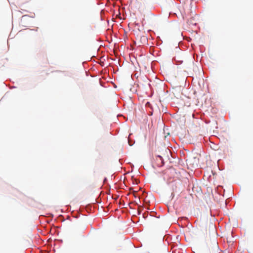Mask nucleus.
<instances>
[{
    "mask_svg": "<svg viewBox=\"0 0 253 253\" xmlns=\"http://www.w3.org/2000/svg\"><path fill=\"white\" fill-rule=\"evenodd\" d=\"M195 13L194 12H193V11H191L190 12V16L191 17L190 18L191 19V24H193V25H195L196 24V23L195 22H193V20L194 21V19H193V16L195 15ZM184 18H185L186 19V20H187V22H189V18L190 17H189L188 15H187V14H185V17H183Z\"/></svg>",
    "mask_w": 253,
    "mask_h": 253,
    "instance_id": "1",
    "label": "nucleus"
},
{
    "mask_svg": "<svg viewBox=\"0 0 253 253\" xmlns=\"http://www.w3.org/2000/svg\"><path fill=\"white\" fill-rule=\"evenodd\" d=\"M156 159H157V161H158L160 160L161 162L162 165L164 164V162H163L164 160L161 156H158Z\"/></svg>",
    "mask_w": 253,
    "mask_h": 253,
    "instance_id": "2",
    "label": "nucleus"
}]
</instances>
